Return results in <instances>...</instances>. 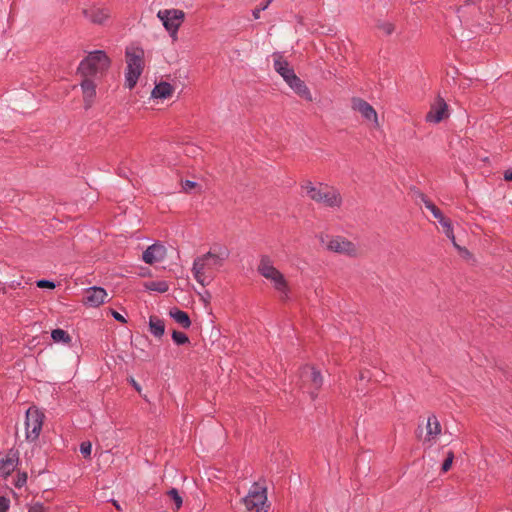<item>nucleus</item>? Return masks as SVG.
Here are the masks:
<instances>
[{
    "label": "nucleus",
    "mask_w": 512,
    "mask_h": 512,
    "mask_svg": "<svg viewBox=\"0 0 512 512\" xmlns=\"http://www.w3.org/2000/svg\"><path fill=\"white\" fill-rule=\"evenodd\" d=\"M301 195L326 208L339 209L343 204V197L339 189L325 183H314L303 180L300 183Z\"/></svg>",
    "instance_id": "obj_1"
},
{
    "label": "nucleus",
    "mask_w": 512,
    "mask_h": 512,
    "mask_svg": "<svg viewBox=\"0 0 512 512\" xmlns=\"http://www.w3.org/2000/svg\"><path fill=\"white\" fill-rule=\"evenodd\" d=\"M229 255L230 252L226 247L215 245L213 247V251L210 250L206 254L195 258L192 267L194 278L202 286L208 285L212 280V275L207 274L205 271L206 261H208L209 259H215V265L221 267L224 261L228 259Z\"/></svg>",
    "instance_id": "obj_2"
},
{
    "label": "nucleus",
    "mask_w": 512,
    "mask_h": 512,
    "mask_svg": "<svg viewBox=\"0 0 512 512\" xmlns=\"http://www.w3.org/2000/svg\"><path fill=\"white\" fill-rule=\"evenodd\" d=\"M127 70L125 85L132 89L136 85L144 69V50L137 46H129L125 52Z\"/></svg>",
    "instance_id": "obj_3"
},
{
    "label": "nucleus",
    "mask_w": 512,
    "mask_h": 512,
    "mask_svg": "<svg viewBox=\"0 0 512 512\" xmlns=\"http://www.w3.org/2000/svg\"><path fill=\"white\" fill-rule=\"evenodd\" d=\"M110 66V59L103 51H94L83 59L78 67L82 77L92 78L102 75Z\"/></svg>",
    "instance_id": "obj_4"
},
{
    "label": "nucleus",
    "mask_w": 512,
    "mask_h": 512,
    "mask_svg": "<svg viewBox=\"0 0 512 512\" xmlns=\"http://www.w3.org/2000/svg\"><path fill=\"white\" fill-rule=\"evenodd\" d=\"M299 381L301 388H307L311 399L314 400L318 391L323 385V377L321 372L314 366L304 365L299 371Z\"/></svg>",
    "instance_id": "obj_5"
},
{
    "label": "nucleus",
    "mask_w": 512,
    "mask_h": 512,
    "mask_svg": "<svg viewBox=\"0 0 512 512\" xmlns=\"http://www.w3.org/2000/svg\"><path fill=\"white\" fill-rule=\"evenodd\" d=\"M247 512H267V489L261 487L257 482L253 489L242 499Z\"/></svg>",
    "instance_id": "obj_6"
},
{
    "label": "nucleus",
    "mask_w": 512,
    "mask_h": 512,
    "mask_svg": "<svg viewBox=\"0 0 512 512\" xmlns=\"http://www.w3.org/2000/svg\"><path fill=\"white\" fill-rule=\"evenodd\" d=\"M157 17L160 19L170 35L175 38L177 31L184 20L185 14L182 10L178 9H164L158 11Z\"/></svg>",
    "instance_id": "obj_7"
},
{
    "label": "nucleus",
    "mask_w": 512,
    "mask_h": 512,
    "mask_svg": "<svg viewBox=\"0 0 512 512\" xmlns=\"http://www.w3.org/2000/svg\"><path fill=\"white\" fill-rule=\"evenodd\" d=\"M44 414L37 409L29 408L26 412V439L35 441L42 430Z\"/></svg>",
    "instance_id": "obj_8"
},
{
    "label": "nucleus",
    "mask_w": 512,
    "mask_h": 512,
    "mask_svg": "<svg viewBox=\"0 0 512 512\" xmlns=\"http://www.w3.org/2000/svg\"><path fill=\"white\" fill-rule=\"evenodd\" d=\"M351 108L358 112L365 121L372 125L373 128L380 127L376 110L365 100L358 97L352 98Z\"/></svg>",
    "instance_id": "obj_9"
},
{
    "label": "nucleus",
    "mask_w": 512,
    "mask_h": 512,
    "mask_svg": "<svg viewBox=\"0 0 512 512\" xmlns=\"http://www.w3.org/2000/svg\"><path fill=\"white\" fill-rule=\"evenodd\" d=\"M449 116L448 105L443 98L438 97L431 105L430 111L426 115V121L430 123H439Z\"/></svg>",
    "instance_id": "obj_10"
},
{
    "label": "nucleus",
    "mask_w": 512,
    "mask_h": 512,
    "mask_svg": "<svg viewBox=\"0 0 512 512\" xmlns=\"http://www.w3.org/2000/svg\"><path fill=\"white\" fill-rule=\"evenodd\" d=\"M107 292L104 288L93 286L86 290L83 303L89 307H98L105 302Z\"/></svg>",
    "instance_id": "obj_11"
},
{
    "label": "nucleus",
    "mask_w": 512,
    "mask_h": 512,
    "mask_svg": "<svg viewBox=\"0 0 512 512\" xmlns=\"http://www.w3.org/2000/svg\"><path fill=\"white\" fill-rule=\"evenodd\" d=\"M19 462V451L10 449L4 458L0 459V477L6 478L17 467Z\"/></svg>",
    "instance_id": "obj_12"
},
{
    "label": "nucleus",
    "mask_w": 512,
    "mask_h": 512,
    "mask_svg": "<svg viewBox=\"0 0 512 512\" xmlns=\"http://www.w3.org/2000/svg\"><path fill=\"white\" fill-rule=\"evenodd\" d=\"M328 249L337 253H343L347 255H352L356 251L355 246L352 242L340 236H337L330 240L328 244Z\"/></svg>",
    "instance_id": "obj_13"
},
{
    "label": "nucleus",
    "mask_w": 512,
    "mask_h": 512,
    "mask_svg": "<svg viewBox=\"0 0 512 512\" xmlns=\"http://www.w3.org/2000/svg\"><path fill=\"white\" fill-rule=\"evenodd\" d=\"M289 87L300 97L307 101H312V95L306 84L296 75H290V78L285 81Z\"/></svg>",
    "instance_id": "obj_14"
},
{
    "label": "nucleus",
    "mask_w": 512,
    "mask_h": 512,
    "mask_svg": "<svg viewBox=\"0 0 512 512\" xmlns=\"http://www.w3.org/2000/svg\"><path fill=\"white\" fill-rule=\"evenodd\" d=\"M165 248L159 244L149 246L142 255V259L147 264H153L164 258Z\"/></svg>",
    "instance_id": "obj_15"
},
{
    "label": "nucleus",
    "mask_w": 512,
    "mask_h": 512,
    "mask_svg": "<svg viewBox=\"0 0 512 512\" xmlns=\"http://www.w3.org/2000/svg\"><path fill=\"white\" fill-rule=\"evenodd\" d=\"M81 88L83 91L85 108L89 109L92 106L93 99L96 95V85L91 78L84 77L81 82Z\"/></svg>",
    "instance_id": "obj_16"
},
{
    "label": "nucleus",
    "mask_w": 512,
    "mask_h": 512,
    "mask_svg": "<svg viewBox=\"0 0 512 512\" xmlns=\"http://www.w3.org/2000/svg\"><path fill=\"white\" fill-rule=\"evenodd\" d=\"M273 66L285 81L290 78V75L293 76L295 74L288 62L278 53L273 54Z\"/></svg>",
    "instance_id": "obj_17"
},
{
    "label": "nucleus",
    "mask_w": 512,
    "mask_h": 512,
    "mask_svg": "<svg viewBox=\"0 0 512 512\" xmlns=\"http://www.w3.org/2000/svg\"><path fill=\"white\" fill-rule=\"evenodd\" d=\"M84 14L96 24H103L110 16L109 10L104 7H92L88 10H84Z\"/></svg>",
    "instance_id": "obj_18"
},
{
    "label": "nucleus",
    "mask_w": 512,
    "mask_h": 512,
    "mask_svg": "<svg viewBox=\"0 0 512 512\" xmlns=\"http://www.w3.org/2000/svg\"><path fill=\"white\" fill-rule=\"evenodd\" d=\"M149 332L157 339H161L165 334V322L156 315H151L148 322Z\"/></svg>",
    "instance_id": "obj_19"
},
{
    "label": "nucleus",
    "mask_w": 512,
    "mask_h": 512,
    "mask_svg": "<svg viewBox=\"0 0 512 512\" xmlns=\"http://www.w3.org/2000/svg\"><path fill=\"white\" fill-rule=\"evenodd\" d=\"M175 89L168 82H160L155 85L151 92V97L154 99H167L172 97Z\"/></svg>",
    "instance_id": "obj_20"
},
{
    "label": "nucleus",
    "mask_w": 512,
    "mask_h": 512,
    "mask_svg": "<svg viewBox=\"0 0 512 512\" xmlns=\"http://www.w3.org/2000/svg\"><path fill=\"white\" fill-rule=\"evenodd\" d=\"M277 271L278 269L272 265L270 258L263 255L258 266V272L266 279H270Z\"/></svg>",
    "instance_id": "obj_21"
},
{
    "label": "nucleus",
    "mask_w": 512,
    "mask_h": 512,
    "mask_svg": "<svg viewBox=\"0 0 512 512\" xmlns=\"http://www.w3.org/2000/svg\"><path fill=\"white\" fill-rule=\"evenodd\" d=\"M426 429V440L428 441L441 434V424L434 414L428 417Z\"/></svg>",
    "instance_id": "obj_22"
},
{
    "label": "nucleus",
    "mask_w": 512,
    "mask_h": 512,
    "mask_svg": "<svg viewBox=\"0 0 512 512\" xmlns=\"http://www.w3.org/2000/svg\"><path fill=\"white\" fill-rule=\"evenodd\" d=\"M169 315L184 329H188L192 322L187 312L182 311L176 307L170 309Z\"/></svg>",
    "instance_id": "obj_23"
},
{
    "label": "nucleus",
    "mask_w": 512,
    "mask_h": 512,
    "mask_svg": "<svg viewBox=\"0 0 512 512\" xmlns=\"http://www.w3.org/2000/svg\"><path fill=\"white\" fill-rule=\"evenodd\" d=\"M270 280L274 283V288L284 294L281 299L286 300L288 298V284L284 275L278 270Z\"/></svg>",
    "instance_id": "obj_24"
},
{
    "label": "nucleus",
    "mask_w": 512,
    "mask_h": 512,
    "mask_svg": "<svg viewBox=\"0 0 512 512\" xmlns=\"http://www.w3.org/2000/svg\"><path fill=\"white\" fill-rule=\"evenodd\" d=\"M270 280L274 283V288L284 294L281 299L286 300L288 298V284L284 275L278 270Z\"/></svg>",
    "instance_id": "obj_25"
},
{
    "label": "nucleus",
    "mask_w": 512,
    "mask_h": 512,
    "mask_svg": "<svg viewBox=\"0 0 512 512\" xmlns=\"http://www.w3.org/2000/svg\"><path fill=\"white\" fill-rule=\"evenodd\" d=\"M51 338L56 343L62 342L65 344H70L72 341V337L69 335V333L60 328L52 330Z\"/></svg>",
    "instance_id": "obj_26"
},
{
    "label": "nucleus",
    "mask_w": 512,
    "mask_h": 512,
    "mask_svg": "<svg viewBox=\"0 0 512 512\" xmlns=\"http://www.w3.org/2000/svg\"><path fill=\"white\" fill-rule=\"evenodd\" d=\"M144 287L147 290L159 293H165L169 289V285L166 281H148L144 283Z\"/></svg>",
    "instance_id": "obj_27"
},
{
    "label": "nucleus",
    "mask_w": 512,
    "mask_h": 512,
    "mask_svg": "<svg viewBox=\"0 0 512 512\" xmlns=\"http://www.w3.org/2000/svg\"><path fill=\"white\" fill-rule=\"evenodd\" d=\"M172 340L178 346L190 343L189 337L184 332L178 330L172 331Z\"/></svg>",
    "instance_id": "obj_28"
},
{
    "label": "nucleus",
    "mask_w": 512,
    "mask_h": 512,
    "mask_svg": "<svg viewBox=\"0 0 512 512\" xmlns=\"http://www.w3.org/2000/svg\"><path fill=\"white\" fill-rule=\"evenodd\" d=\"M167 496L171 499V501L175 504V509L179 510L183 504V499L179 494V491L176 488H171L167 491Z\"/></svg>",
    "instance_id": "obj_29"
},
{
    "label": "nucleus",
    "mask_w": 512,
    "mask_h": 512,
    "mask_svg": "<svg viewBox=\"0 0 512 512\" xmlns=\"http://www.w3.org/2000/svg\"><path fill=\"white\" fill-rule=\"evenodd\" d=\"M416 201L419 205H423L430 212L434 211L437 208L433 204V202L427 199V197L422 193H417Z\"/></svg>",
    "instance_id": "obj_30"
},
{
    "label": "nucleus",
    "mask_w": 512,
    "mask_h": 512,
    "mask_svg": "<svg viewBox=\"0 0 512 512\" xmlns=\"http://www.w3.org/2000/svg\"><path fill=\"white\" fill-rule=\"evenodd\" d=\"M454 452L453 451H449L447 453V456H446V459L443 461L442 463V466H441V472L442 473H446L450 470L451 466H452V463H453V460H454Z\"/></svg>",
    "instance_id": "obj_31"
},
{
    "label": "nucleus",
    "mask_w": 512,
    "mask_h": 512,
    "mask_svg": "<svg viewBox=\"0 0 512 512\" xmlns=\"http://www.w3.org/2000/svg\"><path fill=\"white\" fill-rule=\"evenodd\" d=\"M378 28L386 35H391L395 31V25L391 22H379Z\"/></svg>",
    "instance_id": "obj_32"
},
{
    "label": "nucleus",
    "mask_w": 512,
    "mask_h": 512,
    "mask_svg": "<svg viewBox=\"0 0 512 512\" xmlns=\"http://www.w3.org/2000/svg\"><path fill=\"white\" fill-rule=\"evenodd\" d=\"M92 450V444L89 441H83L80 444V453L83 455L84 458H89L91 455Z\"/></svg>",
    "instance_id": "obj_33"
},
{
    "label": "nucleus",
    "mask_w": 512,
    "mask_h": 512,
    "mask_svg": "<svg viewBox=\"0 0 512 512\" xmlns=\"http://www.w3.org/2000/svg\"><path fill=\"white\" fill-rule=\"evenodd\" d=\"M36 286L41 289H54L56 284L48 279H40L36 281Z\"/></svg>",
    "instance_id": "obj_34"
},
{
    "label": "nucleus",
    "mask_w": 512,
    "mask_h": 512,
    "mask_svg": "<svg viewBox=\"0 0 512 512\" xmlns=\"http://www.w3.org/2000/svg\"><path fill=\"white\" fill-rule=\"evenodd\" d=\"M27 478H28V476H27L26 472H19L17 475V479L14 482V485L17 488L23 487L27 482Z\"/></svg>",
    "instance_id": "obj_35"
},
{
    "label": "nucleus",
    "mask_w": 512,
    "mask_h": 512,
    "mask_svg": "<svg viewBox=\"0 0 512 512\" xmlns=\"http://www.w3.org/2000/svg\"><path fill=\"white\" fill-rule=\"evenodd\" d=\"M443 227V233L451 239L452 243L456 242L455 235L453 231V226H442Z\"/></svg>",
    "instance_id": "obj_36"
},
{
    "label": "nucleus",
    "mask_w": 512,
    "mask_h": 512,
    "mask_svg": "<svg viewBox=\"0 0 512 512\" xmlns=\"http://www.w3.org/2000/svg\"><path fill=\"white\" fill-rule=\"evenodd\" d=\"M454 246H455V248L458 249L460 255L463 258L469 259L472 257V254L469 252V250H467L465 247H461L460 245L457 244V242H454Z\"/></svg>",
    "instance_id": "obj_37"
},
{
    "label": "nucleus",
    "mask_w": 512,
    "mask_h": 512,
    "mask_svg": "<svg viewBox=\"0 0 512 512\" xmlns=\"http://www.w3.org/2000/svg\"><path fill=\"white\" fill-rule=\"evenodd\" d=\"M28 512H48V509L40 502H37L30 506Z\"/></svg>",
    "instance_id": "obj_38"
},
{
    "label": "nucleus",
    "mask_w": 512,
    "mask_h": 512,
    "mask_svg": "<svg viewBox=\"0 0 512 512\" xmlns=\"http://www.w3.org/2000/svg\"><path fill=\"white\" fill-rule=\"evenodd\" d=\"M10 500L4 496H0V512H7L9 509Z\"/></svg>",
    "instance_id": "obj_39"
},
{
    "label": "nucleus",
    "mask_w": 512,
    "mask_h": 512,
    "mask_svg": "<svg viewBox=\"0 0 512 512\" xmlns=\"http://www.w3.org/2000/svg\"><path fill=\"white\" fill-rule=\"evenodd\" d=\"M198 185L196 182H193V181H190V180H186L182 183V188L185 192H190L191 190H193L194 188H196Z\"/></svg>",
    "instance_id": "obj_40"
},
{
    "label": "nucleus",
    "mask_w": 512,
    "mask_h": 512,
    "mask_svg": "<svg viewBox=\"0 0 512 512\" xmlns=\"http://www.w3.org/2000/svg\"><path fill=\"white\" fill-rule=\"evenodd\" d=\"M111 311V315L114 317L115 320L121 322V323H126L127 320L125 319V317L123 315H121L120 313H118L117 311L113 310V309H110Z\"/></svg>",
    "instance_id": "obj_41"
},
{
    "label": "nucleus",
    "mask_w": 512,
    "mask_h": 512,
    "mask_svg": "<svg viewBox=\"0 0 512 512\" xmlns=\"http://www.w3.org/2000/svg\"><path fill=\"white\" fill-rule=\"evenodd\" d=\"M435 219L439 220L440 222L444 223V217L442 215V212L439 208H436L434 211L431 212Z\"/></svg>",
    "instance_id": "obj_42"
},
{
    "label": "nucleus",
    "mask_w": 512,
    "mask_h": 512,
    "mask_svg": "<svg viewBox=\"0 0 512 512\" xmlns=\"http://www.w3.org/2000/svg\"><path fill=\"white\" fill-rule=\"evenodd\" d=\"M128 382L134 387V389L139 393L141 394V386L139 385L138 382L135 381V379L133 377H130L128 379Z\"/></svg>",
    "instance_id": "obj_43"
},
{
    "label": "nucleus",
    "mask_w": 512,
    "mask_h": 512,
    "mask_svg": "<svg viewBox=\"0 0 512 512\" xmlns=\"http://www.w3.org/2000/svg\"><path fill=\"white\" fill-rule=\"evenodd\" d=\"M503 177L506 181H512V169L504 171Z\"/></svg>",
    "instance_id": "obj_44"
},
{
    "label": "nucleus",
    "mask_w": 512,
    "mask_h": 512,
    "mask_svg": "<svg viewBox=\"0 0 512 512\" xmlns=\"http://www.w3.org/2000/svg\"><path fill=\"white\" fill-rule=\"evenodd\" d=\"M212 267H217L215 265V259H209L208 261H206L205 270H210Z\"/></svg>",
    "instance_id": "obj_45"
},
{
    "label": "nucleus",
    "mask_w": 512,
    "mask_h": 512,
    "mask_svg": "<svg viewBox=\"0 0 512 512\" xmlns=\"http://www.w3.org/2000/svg\"><path fill=\"white\" fill-rule=\"evenodd\" d=\"M202 299L205 301V302H208L210 299H211V294L209 291H205L204 294L202 295Z\"/></svg>",
    "instance_id": "obj_46"
},
{
    "label": "nucleus",
    "mask_w": 512,
    "mask_h": 512,
    "mask_svg": "<svg viewBox=\"0 0 512 512\" xmlns=\"http://www.w3.org/2000/svg\"><path fill=\"white\" fill-rule=\"evenodd\" d=\"M260 11H262L261 8H256L253 11V16H254L255 19H258L260 17Z\"/></svg>",
    "instance_id": "obj_47"
},
{
    "label": "nucleus",
    "mask_w": 512,
    "mask_h": 512,
    "mask_svg": "<svg viewBox=\"0 0 512 512\" xmlns=\"http://www.w3.org/2000/svg\"><path fill=\"white\" fill-rule=\"evenodd\" d=\"M111 502L113 503V505L116 507L117 510L121 511L122 508L120 507L119 503L116 501V500H111Z\"/></svg>",
    "instance_id": "obj_48"
},
{
    "label": "nucleus",
    "mask_w": 512,
    "mask_h": 512,
    "mask_svg": "<svg viewBox=\"0 0 512 512\" xmlns=\"http://www.w3.org/2000/svg\"><path fill=\"white\" fill-rule=\"evenodd\" d=\"M270 2V0L266 1V3L261 7V10H265L269 6Z\"/></svg>",
    "instance_id": "obj_49"
},
{
    "label": "nucleus",
    "mask_w": 512,
    "mask_h": 512,
    "mask_svg": "<svg viewBox=\"0 0 512 512\" xmlns=\"http://www.w3.org/2000/svg\"><path fill=\"white\" fill-rule=\"evenodd\" d=\"M359 378H360V380H364V379H366L368 377L365 375L364 372H361L360 375H359Z\"/></svg>",
    "instance_id": "obj_50"
},
{
    "label": "nucleus",
    "mask_w": 512,
    "mask_h": 512,
    "mask_svg": "<svg viewBox=\"0 0 512 512\" xmlns=\"http://www.w3.org/2000/svg\"><path fill=\"white\" fill-rule=\"evenodd\" d=\"M411 1L414 2V3L416 2L415 0H411Z\"/></svg>",
    "instance_id": "obj_51"
}]
</instances>
